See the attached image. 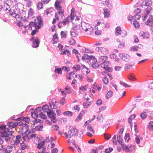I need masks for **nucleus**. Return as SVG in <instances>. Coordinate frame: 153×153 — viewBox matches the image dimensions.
<instances>
[{
  "instance_id": "obj_1",
  "label": "nucleus",
  "mask_w": 153,
  "mask_h": 153,
  "mask_svg": "<svg viewBox=\"0 0 153 153\" xmlns=\"http://www.w3.org/2000/svg\"><path fill=\"white\" fill-rule=\"evenodd\" d=\"M55 8L58 11V12L55 13V17L56 18V19L53 18V19H59V18H59L58 15H59V16H61V18L63 19H69V17H70V19H74L75 17H76L75 19H80L79 17H80V16L79 17L77 16V14H79V13L78 12H76L75 13V9L74 8L71 9L70 15V16H68L67 17V19L65 18L63 12L61 10L62 7L61 5H59L57 6H56Z\"/></svg>"
},
{
  "instance_id": "obj_2",
  "label": "nucleus",
  "mask_w": 153,
  "mask_h": 153,
  "mask_svg": "<svg viewBox=\"0 0 153 153\" xmlns=\"http://www.w3.org/2000/svg\"><path fill=\"white\" fill-rule=\"evenodd\" d=\"M94 22V33L97 35L101 34L102 30L110 27L109 23L104 20H96Z\"/></svg>"
},
{
  "instance_id": "obj_3",
  "label": "nucleus",
  "mask_w": 153,
  "mask_h": 153,
  "mask_svg": "<svg viewBox=\"0 0 153 153\" xmlns=\"http://www.w3.org/2000/svg\"><path fill=\"white\" fill-rule=\"evenodd\" d=\"M152 2L151 0H146L144 1L141 4V6L142 7L143 6H146L147 7L146 8V14L145 16L142 15V18L143 19H146L149 14L150 11L152 10V8L150 6L152 5Z\"/></svg>"
},
{
  "instance_id": "obj_4",
  "label": "nucleus",
  "mask_w": 153,
  "mask_h": 153,
  "mask_svg": "<svg viewBox=\"0 0 153 153\" xmlns=\"http://www.w3.org/2000/svg\"><path fill=\"white\" fill-rule=\"evenodd\" d=\"M35 22H30L29 24V29H38L43 25L42 20H35Z\"/></svg>"
},
{
  "instance_id": "obj_5",
  "label": "nucleus",
  "mask_w": 153,
  "mask_h": 153,
  "mask_svg": "<svg viewBox=\"0 0 153 153\" xmlns=\"http://www.w3.org/2000/svg\"><path fill=\"white\" fill-rule=\"evenodd\" d=\"M81 27L84 31L86 32H88L87 33L89 34H91L94 32L93 28L88 23L85 22H82Z\"/></svg>"
},
{
  "instance_id": "obj_6",
  "label": "nucleus",
  "mask_w": 153,
  "mask_h": 153,
  "mask_svg": "<svg viewBox=\"0 0 153 153\" xmlns=\"http://www.w3.org/2000/svg\"><path fill=\"white\" fill-rule=\"evenodd\" d=\"M78 130L75 128H73L70 129L68 133L65 132L64 135L66 138H71V137H75L78 133Z\"/></svg>"
},
{
  "instance_id": "obj_7",
  "label": "nucleus",
  "mask_w": 153,
  "mask_h": 153,
  "mask_svg": "<svg viewBox=\"0 0 153 153\" xmlns=\"http://www.w3.org/2000/svg\"><path fill=\"white\" fill-rule=\"evenodd\" d=\"M1 130L0 136L2 137H7L10 134L9 129L6 128L5 125H3L1 127Z\"/></svg>"
},
{
  "instance_id": "obj_8",
  "label": "nucleus",
  "mask_w": 153,
  "mask_h": 153,
  "mask_svg": "<svg viewBox=\"0 0 153 153\" xmlns=\"http://www.w3.org/2000/svg\"><path fill=\"white\" fill-rule=\"evenodd\" d=\"M46 111L48 117L51 119V121L52 122H53L54 123L57 122V120L56 117V114L52 110L48 109Z\"/></svg>"
},
{
  "instance_id": "obj_9",
  "label": "nucleus",
  "mask_w": 153,
  "mask_h": 153,
  "mask_svg": "<svg viewBox=\"0 0 153 153\" xmlns=\"http://www.w3.org/2000/svg\"><path fill=\"white\" fill-rule=\"evenodd\" d=\"M141 10L139 8H137L134 13L133 16L130 15L128 18V19H140L141 16L140 13L141 12Z\"/></svg>"
},
{
  "instance_id": "obj_10",
  "label": "nucleus",
  "mask_w": 153,
  "mask_h": 153,
  "mask_svg": "<svg viewBox=\"0 0 153 153\" xmlns=\"http://www.w3.org/2000/svg\"><path fill=\"white\" fill-rule=\"evenodd\" d=\"M79 20H71L73 23V28L74 30L77 31L80 29V22Z\"/></svg>"
},
{
  "instance_id": "obj_11",
  "label": "nucleus",
  "mask_w": 153,
  "mask_h": 153,
  "mask_svg": "<svg viewBox=\"0 0 153 153\" xmlns=\"http://www.w3.org/2000/svg\"><path fill=\"white\" fill-rule=\"evenodd\" d=\"M90 61L91 63L92 67L94 68H96L99 66L100 64L97 62V59L94 57L91 56Z\"/></svg>"
},
{
  "instance_id": "obj_12",
  "label": "nucleus",
  "mask_w": 153,
  "mask_h": 153,
  "mask_svg": "<svg viewBox=\"0 0 153 153\" xmlns=\"http://www.w3.org/2000/svg\"><path fill=\"white\" fill-rule=\"evenodd\" d=\"M21 131L23 133L25 131V133L26 134L29 135L30 132L28 131L29 126L27 124L25 123L23 126L20 128Z\"/></svg>"
},
{
  "instance_id": "obj_13",
  "label": "nucleus",
  "mask_w": 153,
  "mask_h": 153,
  "mask_svg": "<svg viewBox=\"0 0 153 153\" xmlns=\"http://www.w3.org/2000/svg\"><path fill=\"white\" fill-rule=\"evenodd\" d=\"M110 64V63L108 61H107L106 62H105L104 63H101V66L105 70L109 71H110L111 69V68L109 67Z\"/></svg>"
},
{
  "instance_id": "obj_14",
  "label": "nucleus",
  "mask_w": 153,
  "mask_h": 153,
  "mask_svg": "<svg viewBox=\"0 0 153 153\" xmlns=\"http://www.w3.org/2000/svg\"><path fill=\"white\" fill-rule=\"evenodd\" d=\"M9 12L10 15L13 17L14 18H15L16 19H17V18L19 19V18L20 14H21L20 12H18L17 14L15 10H9Z\"/></svg>"
},
{
  "instance_id": "obj_15",
  "label": "nucleus",
  "mask_w": 153,
  "mask_h": 153,
  "mask_svg": "<svg viewBox=\"0 0 153 153\" xmlns=\"http://www.w3.org/2000/svg\"><path fill=\"white\" fill-rule=\"evenodd\" d=\"M39 111H40V108H36L33 112L31 113L32 117L34 118H37L38 116V115H39Z\"/></svg>"
},
{
  "instance_id": "obj_16",
  "label": "nucleus",
  "mask_w": 153,
  "mask_h": 153,
  "mask_svg": "<svg viewBox=\"0 0 153 153\" xmlns=\"http://www.w3.org/2000/svg\"><path fill=\"white\" fill-rule=\"evenodd\" d=\"M77 76V75L74 72H71L66 75L67 78L69 80L75 78Z\"/></svg>"
},
{
  "instance_id": "obj_17",
  "label": "nucleus",
  "mask_w": 153,
  "mask_h": 153,
  "mask_svg": "<svg viewBox=\"0 0 153 153\" xmlns=\"http://www.w3.org/2000/svg\"><path fill=\"white\" fill-rule=\"evenodd\" d=\"M81 67L82 72L84 74H87L90 72V70L87 67H86L84 65H82Z\"/></svg>"
},
{
  "instance_id": "obj_18",
  "label": "nucleus",
  "mask_w": 153,
  "mask_h": 153,
  "mask_svg": "<svg viewBox=\"0 0 153 153\" xmlns=\"http://www.w3.org/2000/svg\"><path fill=\"white\" fill-rule=\"evenodd\" d=\"M13 150V146H8L6 148L4 149L3 152L4 153H11Z\"/></svg>"
},
{
  "instance_id": "obj_19",
  "label": "nucleus",
  "mask_w": 153,
  "mask_h": 153,
  "mask_svg": "<svg viewBox=\"0 0 153 153\" xmlns=\"http://www.w3.org/2000/svg\"><path fill=\"white\" fill-rule=\"evenodd\" d=\"M119 56L122 59L125 61L127 62L128 60V56L127 54L120 53L119 54Z\"/></svg>"
},
{
  "instance_id": "obj_20",
  "label": "nucleus",
  "mask_w": 153,
  "mask_h": 153,
  "mask_svg": "<svg viewBox=\"0 0 153 153\" xmlns=\"http://www.w3.org/2000/svg\"><path fill=\"white\" fill-rule=\"evenodd\" d=\"M108 57L106 56H102L100 57L99 59V61L100 63H104L107 62Z\"/></svg>"
},
{
  "instance_id": "obj_21",
  "label": "nucleus",
  "mask_w": 153,
  "mask_h": 153,
  "mask_svg": "<svg viewBox=\"0 0 153 153\" xmlns=\"http://www.w3.org/2000/svg\"><path fill=\"white\" fill-rule=\"evenodd\" d=\"M140 35L143 39L148 38L149 36V34L147 32L141 31L140 33Z\"/></svg>"
},
{
  "instance_id": "obj_22",
  "label": "nucleus",
  "mask_w": 153,
  "mask_h": 153,
  "mask_svg": "<svg viewBox=\"0 0 153 153\" xmlns=\"http://www.w3.org/2000/svg\"><path fill=\"white\" fill-rule=\"evenodd\" d=\"M143 47V45H139L138 46H133L130 48V50L133 51H137L138 48H141Z\"/></svg>"
},
{
  "instance_id": "obj_23",
  "label": "nucleus",
  "mask_w": 153,
  "mask_h": 153,
  "mask_svg": "<svg viewBox=\"0 0 153 153\" xmlns=\"http://www.w3.org/2000/svg\"><path fill=\"white\" fill-rule=\"evenodd\" d=\"M39 39L37 37L36 38L33 42V48H36L39 46Z\"/></svg>"
},
{
  "instance_id": "obj_24",
  "label": "nucleus",
  "mask_w": 153,
  "mask_h": 153,
  "mask_svg": "<svg viewBox=\"0 0 153 153\" xmlns=\"http://www.w3.org/2000/svg\"><path fill=\"white\" fill-rule=\"evenodd\" d=\"M16 124H17L16 123V122L14 123L13 122H9L7 123V125L10 128H13L16 127Z\"/></svg>"
},
{
  "instance_id": "obj_25",
  "label": "nucleus",
  "mask_w": 153,
  "mask_h": 153,
  "mask_svg": "<svg viewBox=\"0 0 153 153\" xmlns=\"http://www.w3.org/2000/svg\"><path fill=\"white\" fill-rule=\"evenodd\" d=\"M131 23L133 22L134 26L135 28H139L140 27V25L138 22L135 20H130Z\"/></svg>"
},
{
  "instance_id": "obj_26",
  "label": "nucleus",
  "mask_w": 153,
  "mask_h": 153,
  "mask_svg": "<svg viewBox=\"0 0 153 153\" xmlns=\"http://www.w3.org/2000/svg\"><path fill=\"white\" fill-rule=\"evenodd\" d=\"M93 102V100L91 98V100L90 102H87L83 103V106L85 108H87Z\"/></svg>"
},
{
  "instance_id": "obj_27",
  "label": "nucleus",
  "mask_w": 153,
  "mask_h": 153,
  "mask_svg": "<svg viewBox=\"0 0 153 153\" xmlns=\"http://www.w3.org/2000/svg\"><path fill=\"white\" fill-rule=\"evenodd\" d=\"M122 149L124 151L127 152H131V147L128 148L126 146L124 145V144H122Z\"/></svg>"
},
{
  "instance_id": "obj_28",
  "label": "nucleus",
  "mask_w": 153,
  "mask_h": 153,
  "mask_svg": "<svg viewBox=\"0 0 153 153\" xmlns=\"http://www.w3.org/2000/svg\"><path fill=\"white\" fill-rule=\"evenodd\" d=\"M22 136L20 135H17L16 137V140L14 142V145H17L20 142V139H21Z\"/></svg>"
},
{
  "instance_id": "obj_29",
  "label": "nucleus",
  "mask_w": 153,
  "mask_h": 153,
  "mask_svg": "<svg viewBox=\"0 0 153 153\" xmlns=\"http://www.w3.org/2000/svg\"><path fill=\"white\" fill-rule=\"evenodd\" d=\"M122 30H121V28L120 27L118 26L116 28L115 34L117 36H118L121 34Z\"/></svg>"
},
{
  "instance_id": "obj_30",
  "label": "nucleus",
  "mask_w": 153,
  "mask_h": 153,
  "mask_svg": "<svg viewBox=\"0 0 153 153\" xmlns=\"http://www.w3.org/2000/svg\"><path fill=\"white\" fill-rule=\"evenodd\" d=\"M53 10V8L52 7L47 9L46 10H45L44 11V15H47L51 13L52 12Z\"/></svg>"
},
{
  "instance_id": "obj_31",
  "label": "nucleus",
  "mask_w": 153,
  "mask_h": 153,
  "mask_svg": "<svg viewBox=\"0 0 153 153\" xmlns=\"http://www.w3.org/2000/svg\"><path fill=\"white\" fill-rule=\"evenodd\" d=\"M45 143V141L44 140L43 141H42L39 143L37 146V148L39 149H40L41 148H42V146H43Z\"/></svg>"
},
{
  "instance_id": "obj_32",
  "label": "nucleus",
  "mask_w": 153,
  "mask_h": 153,
  "mask_svg": "<svg viewBox=\"0 0 153 153\" xmlns=\"http://www.w3.org/2000/svg\"><path fill=\"white\" fill-rule=\"evenodd\" d=\"M113 94V92L111 91H109L107 92L106 95V97L107 99H108L111 97Z\"/></svg>"
},
{
  "instance_id": "obj_33",
  "label": "nucleus",
  "mask_w": 153,
  "mask_h": 153,
  "mask_svg": "<svg viewBox=\"0 0 153 153\" xmlns=\"http://www.w3.org/2000/svg\"><path fill=\"white\" fill-rule=\"evenodd\" d=\"M87 89V85L82 86L79 88V91L80 92H84Z\"/></svg>"
},
{
  "instance_id": "obj_34",
  "label": "nucleus",
  "mask_w": 153,
  "mask_h": 153,
  "mask_svg": "<svg viewBox=\"0 0 153 153\" xmlns=\"http://www.w3.org/2000/svg\"><path fill=\"white\" fill-rule=\"evenodd\" d=\"M33 10L31 8H30L29 10V12L28 14L27 18L30 19V17H31L33 14Z\"/></svg>"
},
{
  "instance_id": "obj_35",
  "label": "nucleus",
  "mask_w": 153,
  "mask_h": 153,
  "mask_svg": "<svg viewBox=\"0 0 153 153\" xmlns=\"http://www.w3.org/2000/svg\"><path fill=\"white\" fill-rule=\"evenodd\" d=\"M43 126L42 124L39 125L37 126L35 128V130L37 131L41 130L43 128Z\"/></svg>"
},
{
  "instance_id": "obj_36",
  "label": "nucleus",
  "mask_w": 153,
  "mask_h": 153,
  "mask_svg": "<svg viewBox=\"0 0 153 153\" xmlns=\"http://www.w3.org/2000/svg\"><path fill=\"white\" fill-rule=\"evenodd\" d=\"M147 115L145 111L143 112L140 114V117L143 120L146 119L147 117Z\"/></svg>"
},
{
  "instance_id": "obj_37",
  "label": "nucleus",
  "mask_w": 153,
  "mask_h": 153,
  "mask_svg": "<svg viewBox=\"0 0 153 153\" xmlns=\"http://www.w3.org/2000/svg\"><path fill=\"white\" fill-rule=\"evenodd\" d=\"M80 68V65H75L73 67V70H75L76 71H79Z\"/></svg>"
},
{
  "instance_id": "obj_38",
  "label": "nucleus",
  "mask_w": 153,
  "mask_h": 153,
  "mask_svg": "<svg viewBox=\"0 0 153 153\" xmlns=\"http://www.w3.org/2000/svg\"><path fill=\"white\" fill-rule=\"evenodd\" d=\"M146 24L150 26H152L153 25V20H148L146 22Z\"/></svg>"
},
{
  "instance_id": "obj_39",
  "label": "nucleus",
  "mask_w": 153,
  "mask_h": 153,
  "mask_svg": "<svg viewBox=\"0 0 153 153\" xmlns=\"http://www.w3.org/2000/svg\"><path fill=\"white\" fill-rule=\"evenodd\" d=\"M68 42L71 45H74L76 43L74 39L71 38L69 39Z\"/></svg>"
},
{
  "instance_id": "obj_40",
  "label": "nucleus",
  "mask_w": 153,
  "mask_h": 153,
  "mask_svg": "<svg viewBox=\"0 0 153 153\" xmlns=\"http://www.w3.org/2000/svg\"><path fill=\"white\" fill-rule=\"evenodd\" d=\"M62 69L59 68H56L55 69L54 72L56 73H57L58 74H61L62 73Z\"/></svg>"
},
{
  "instance_id": "obj_41",
  "label": "nucleus",
  "mask_w": 153,
  "mask_h": 153,
  "mask_svg": "<svg viewBox=\"0 0 153 153\" xmlns=\"http://www.w3.org/2000/svg\"><path fill=\"white\" fill-rule=\"evenodd\" d=\"M93 86L94 89L98 91H100L102 88L101 86H100L99 85H96L95 83L93 84Z\"/></svg>"
},
{
  "instance_id": "obj_42",
  "label": "nucleus",
  "mask_w": 153,
  "mask_h": 153,
  "mask_svg": "<svg viewBox=\"0 0 153 153\" xmlns=\"http://www.w3.org/2000/svg\"><path fill=\"white\" fill-rule=\"evenodd\" d=\"M39 115L40 117L43 119H46L47 118V117L46 115L42 112H40L39 113Z\"/></svg>"
},
{
  "instance_id": "obj_43",
  "label": "nucleus",
  "mask_w": 153,
  "mask_h": 153,
  "mask_svg": "<svg viewBox=\"0 0 153 153\" xmlns=\"http://www.w3.org/2000/svg\"><path fill=\"white\" fill-rule=\"evenodd\" d=\"M148 128L150 130L153 131V121H151L149 122Z\"/></svg>"
},
{
  "instance_id": "obj_44",
  "label": "nucleus",
  "mask_w": 153,
  "mask_h": 153,
  "mask_svg": "<svg viewBox=\"0 0 153 153\" xmlns=\"http://www.w3.org/2000/svg\"><path fill=\"white\" fill-rule=\"evenodd\" d=\"M130 139V136L129 133H127L125 134L124 139L126 142H128Z\"/></svg>"
},
{
  "instance_id": "obj_45",
  "label": "nucleus",
  "mask_w": 153,
  "mask_h": 153,
  "mask_svg": "<svg viewBox=\"0 0 153 153\" xmlns=\"http://www.w3.org/2000/svg\"><path fill=\"white\" fill-rule=\"evenodd\" d=\"M67 23H68V21L67 20H63L62 22H59L58 24V26L59 27V26H61L63 25H65Z\"/></svg>"
},
{
  "instance_id": "obj_46",
  "label": "nucleus",
  "mask_w": 153,
  "mask_h": 153,
  "mask_svg": "<svg viewBox=\"0 0 153 153\" xmlns=\"http://www.w3.org/2000/svg\"><path fill=\"white\" fill-rule=\"evenodd\" d=\"M38 153H47L48 152H46V149L45 147H42L38 151Z\"/></svg>"
},
{
  "instance_id": "obj_47",
  "label": "nucleus",
  "mask_w": 153,
  "mask_h": 153,
  "mask_svg": "<svg viewBox=\"0 0 153 153\" xmlns=\"http://www.w3.org/2000/svg\"><path fill=\"white\" fill-rule=\"evenodd\" d=\"M21 149L22 150L25 149L27 147V145L25 143L23 142L20 144Z\"/></svg>"
},
{
  "instance_id": "obj_48",
  "label": "nucleus",
  "mask_w": 153,
  "mask_h": 153,
  "mask_svg": "<svg viewBox=\"0 0 153 153\" xmlns=\"http://www.w3.org/2000/svg\"><path fill=\"white\" fill-rule=\"evenodd\" d=\"M128 79L132 81H134L136 80L134 75L133 74H130L128 77Z\"/></svg>"
},
{
  "instance_id": "obj_49",
  "label": "nucleus",
  "mask_w": 153,
  "mask_h": 153,
  "mask_svg": "<svg viewBox=\"0 0 153 153\" xmlns=\"http://www.w3.org/2000/svg\"><path fill=\"white\" fill-rule=\"evenodd\" d=\"M117 141L120 143L121 144V145H122V141L123 139L122 138L121 136L120 135H118L117 136Z\"/></svg>"
},
{
  "instance_id": "obj_50",
  "label": "nucleus",
  "mask_w": 153,
  "mask_h": 153,
  "mask_svg": "<svg viewBox=\"0 0 153 153\" xmlns=\"http://www.w3.org/2000/svg\"><path fill=\"white\" fill-rule=\"evenodd\" d=\"M64 115H68L69 116H71L73 115V113L72 112L70 111H66L64 112L63 113Z\"/></svg>"
},
{
  "instance_id": "obj_51",
  "label": "nucleus",
  "mask_w": 153,
  "mask_h": 153,
  "mask_svg": "<svg viewBox=\"0 0 153 153\" xmlns=\"http://www.w3.org/2000/svg\"><path fill=\"white\" fill-rule=\"evenodd\" d=\"M87 130L88 131L91 132L92 133H94V130L91 125H89L87 127Z\"/></svg>"
},
{
  "instance_id": "obj_52",
  "label": "nucleus",
  "mask_w": 153,
  "mask_h": 153,
  "mask_svg": "<svg viewBox=\"0 0 153 153\" xmlns=\"http://www.w3.org/2000/svg\"><path fill=\"white\" fill-rule=\"evenodd\" d=\"M53 140V138L51 137L48 136L47 137L46 141L47 142H51Z\"/></svg>"
},
{
  "instance_id": "obj_53",
  "label": "nucleus",
  "mask_w": 153,
  "mask_h": 153,
  "mask_svg": "<svg viewBox=\"0 0 153 153\" xmlns=\"http://www.w3.org/2000/svg\"><path fill=\"white\" fill-rule=\"evenodd\" d=\"M67 33L64 31H61V37L62 38H66L67 37Z\"/></svg>"
},
{
  "instance_id": "obj_54",
  "label": "nucleus",
  "mask_w": 153,
  "mask_h": 153,
  "mask_svg": "<svg viewBox=\"0 0 153 153\" xmlns=\"http://www.w3.org/2000/svg\"><path fill=\"white\" fill-rule=\"evenodd\" d=\"M101 52L105 54L108 53V51L105 48L102 47Z\"/></svg>"
},
{
  "instance_id": "obj_55",
  "label": "nucleus",
  "mask_w": 153,
  "mask_h": 153,
  "mask_svg": "<svg viewBox=\"0 0 153 153\" xmlns=\"http://www.w3.org/2000/svg\"><path fill=\"white\" fill-rule=\"evenodd\" d=\"M30 137L33 140L35 139H39V138L38 137L36 136V134H32L30 135Z\"/></svg>"
},
{
  "instance_id": "obj_56",
  "label": "nucleus",
  "mask_w": 153,
  "mask_h": 153,
  "mask_svg": "<svg viewBox=\"0 0 153 153\" xmlns=\"http://www.w3.org/2000/svg\"><path fill=\"white\" fill-rule=\"evenodd\" d=\"M103 83L105 85L107 84L108 83V79L106 77H104L102 79Z\"/></svg>"
},
{
  "instance_id": "obj_57",
  "label": "nucleus",
  "mask_w": 153,
  "mask_h": 153,
  "mask_svg": "<svg viewBox=\"0 0 153 153\" xmlns=\"http://www.w3.org/2000/svg\"><path fill=\"white\" fill-rule=\"evenodd\" d=\"M52 128L53 130L58 131L59 129V126L57 125H54L52 127Z\"/></svg>"
},
{
  "instance_id": "obj_58",
  "label": "nucleus",
  "mask_w": 153,
  "mask_h": 153,
  "mask_svg": "<svg viewBox=\"0 0 153 153\" xmlns=\"http://www.w3.org/2000/svg\"><path fill=\"white\" fill-rule=\"evenodd\" d=\"M43 6L42 3L40 2L38 3L37 5V8L39 10L43 8Z\"/></svg>"
},
{
  "instance_id": "obj_59",
  "label": "nucleus",
  "mask_w": 153,
  "mask_h": 153,
  "mask_svg": "<svg viewBox=\"0 0 153 153\" xmlns=\"http://www.w3.org/2000/svg\"><path fill=\"white\" fill-rule=\"evenodd\" d=\"M132 65L129 64H126L124 67V69L126 70H128L130 69H131L132 68Z\"/></svg>"
},
{
  "instance_id": "obj_60",
  "label": "nucleus",
  "mask_w": 153,
  "mask_h": 153,
  "mask_svg": "<svg viewBox=\"0 0 153 153\" xmlns=\"http://www.w3.org/2000/svg\"><path fill=\"white\" fill-rule=\"evenodd\" d=\"M50 107L53 109H55L57 107L54 103L52 102L50 104Z\"/></svg>"
},
{
  "instance_id": "obj_61",
  "label": "nucleus",
  "mask_w": 153,
  "mask_h": 153,
  "mask_svg": "<svg viewBox=\"0 0 153 153\" xmlns=\"http://www.w3.org/2000/svg\"><path fill=\"white\" fill-rule=\"evenodd\" d=\"M23 121L25 122L29 123L30 121V119L28 117H25L23 118Z\"/></svg>"
},
{
  "instance_id": "obj_62",
  "label": "nucleus",
  "mask_w": 153,
  "mask_h": 153,
  "mask_svg": "<svg viewBox=\"0 0 153 153\" xmlns=\"http://www.w3.org/2000/svg\"><path fill=\"white\" fill-rule=\"evenodd\" d=\"M135 115L134 114H132L131 115L130 117L128 119V121L129 123H131V121L132 119H133L135 118Z\"/></svg>"
},
{
  "instance_id": "obj_63",
  "label": "nucleus",
  "mask_w": 153,
  "mask_h": 153,
  "mask_svg": "<svg viewBox=\"0 0 153 153\" xmlns=\"http://www.w3.org/2000/svg\"><path fill=\"white\" fill-rule=\"evenodd\" d=\"M116 139V135H114L112 138V141L113 143L115 145H116L117 143Z\"/></svg>"
},
{
  "instance_id": "obj_64",
  "label": "nucleus",
  "mask_w": 153,
  "mask_h": 153,
  "mask_svg": "<svg viewBox=\"0 0 153 153\" xmlns=\"http://www.w3.org/2000/svg\"><path fill=\"white\" fill-rule=\"evenodd\" d=\"M118 48H121L125 46V44L124 42H121L117 44Z\"/></svg>"
}]
</instances>
